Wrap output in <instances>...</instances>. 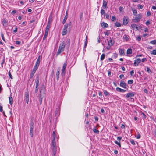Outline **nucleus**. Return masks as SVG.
Masks as SVG:
<instances>
[{"label":"nucleus","instance_id":"a18cd8bd","mask_svg":"<svg viewBox=\"0 0 156 156\" xmlns=\"http://www.w3.org/2000/svg\"><path fill=\"white\" fill-rule=\"evenodd\" d=\"M116 20V18L115 16H112V18L111 20L113 22Z\"/></svg>","mask_w":156,"mask_h":156},{"label":"nucleus","instance_id":"680f3d73","mask_svg":"<svg viewBox=\"0 0 156 156\" xmlns=\"http://www.w3.org/2000/svg\"><path fill=\"white\" fill-rule=\"evenodd\" d=\"M134 72L133 70H132L130 72V74L132 76L133 75Z\"/></svg>","mask_w":156,"mask_h":156},{"label":"nucleus","instance_id":"49530a36","mask_svg":"<svg viewBox=\"0 0 156 156\" xmlns=\"http://www.w3.org/2000/svg\"><path fill=\"white\" fill-rule=\"evenodd\" d=\"M104 33L105 35H107V36L109 35L110 34V33L108 31L105 32Z\"/></svg>","mask_w":156,"mask_h":156},{"label":"nucleus","instance_id":"79ce46f5","mask_svg":"<svg viewBox=\"0 0 156 156\" xmlns=\"http://www.w3.org/2000/svg\"><path fill=\"white\" fill-rule=\"evenodd\" d=\"M147 71L148 72V73H151L152 72L151 69L148 67H147Z\"/></svg>","mask_w":156,"mask_h":156},{"label":"nucleus","instance_id":"3c124183","mask_svg":"<svg viewBox=\"0 0 156 156\" xmlns=\"http://www.w3.org/2000/svg\"><path fill=\"white\" fill-rule=\"evenodd\" d=\"M138 7L139 9H141L143 8V6L141 5H138Z\"/></svg>","mask_w":156,"mask_h":156},{"label":"nucleus","instance_id":"052dcab7","mask_svg":"<svg viewBox=\"0 0 156 156\" xmlns=\"http://www.w3.org/2000/svg\"><path fill=\"white\" fill-rule=\"evenodd\" d=\"M17 28L16 27L15 28V29L14 30H13V32L14 33H16L17 32Z\"/></svg>","mask_w":156,"mask_h":156},{"label":"nucleus","instance_id":"ea45409f","mask_svg":"<svg viewBox=\"0 0 156 156\" xmlns=\"http://www.w3.org/2000/svg\"><path fill=\"white\" fill-rule=\"evenodd\" d=\"M40 62H39L36 61L35 65L34 66L37 67H38V66L40 64Z\"/></svg>","mask_w":156,"mask_h":156},{"label":"nucleus","instance_id":"c756f323","mask_svg":"<svg viewBox=\"0 0 156 156\" xmlns=\"http://www.w3.org/2000/svg\"><path fill=\"white\" fill-rule=\"evenodd\" d=\"M42 98L41 97V94H40L39 97V101L40 102V104L41 105L42 104Z\"/></svg>","mask_w":156,"mask_h":156},{"label":"nucleus","instance_id":"cd10ccee","mask_svg":"<svg viewBox=\"0 0 156 156\" xmlns=\"http://www.w3.org/2000/svg\"><path fill=\"white\" fill-rule=\"evenodd\" d=\"M132 50L131 48L128 49L127 50V53L128 54H130L132 53Z\"/></svg>","mask_w":156,"mask_h":156},{"label":"nucleus","instance_id":"774afa93","mask_svg":"<svg viewBox=\"0 0 156 156\" xmlns=\"http://www.w3.org/2000/svg\"><path fill=\"white\" fill-rule=\"evenodd\" d=\"M16 12V11L15 10H13L12 11L11 13L14 14Z\"/></svg>","mask_w":156,"mask_h":156},{"label":"nucleus","instance_id":"69168bd1","mask_svg":"<svg viewBox=\"0 0 156 156\" xmlns=\"http://www.w3.org/2000/svg\"><path fill=\"white\" fill-rule=\"evenodd\" d=\"M124 77V75L123 74L120 75L119 76V77L120 79H122Z\"/></svg>","mask_w":156,"mask_h":156},{"label":"nucleus","instance_id":"c9c22d12","mask_svg":"<svg viewBox=\"0 0 156 156\" xmlns=\"http://www.w3.org/2000/svg\"><path fill=\"white\" fill-rule=\"evenodd\" d=\"M86 38H87V37H86V41L84 42V48H83L84 49L86 48L87 46V40Z\"/></svg>","mask_w":156,"mask_h":156},{"label":"nucleus","instance_id":"5fc2aeb1","mask_svg":"<svg viewBox=\"0 0 156 156\" xmlns=\"http://www.w3.org/2000/svg\"><path fill=\"white\" fill-rule=\"evenodd\" d=\"M151 15V12L150 11H148L147 13V16H149Z\"/></svg>","mask_w":156,"mask_h":156},{"label":"nucleus","instance_id":"ddd939ff","mask_svg":"<svg viewBox=\"0 0 156 156\" xmlns=\"http://www.w3.org/2000/svg\"><path fill=\"white\" fill-rule=\"evenodd\" d=\"M107 2L106 1L104 0H103L102 6L104 9H105L107 8Z\"/></svg>","mask_w":156,"mask_h":156},{"label":"nucleus","instance_id":"423d86ee","mask_svg":"<svg viewBox=\"0 0 156 156\" xmlns=\"http://www.w3.org/2000/svg\"><path fill=\"white\" fill-rule=\"evenodd\" d=\"M120 86L124 88H126V84L124 81H121L120 84Z\"/></svg>","mask_w":156,"mask_h":156},{"label":"nucleus","instance_id":"338daca9","mask_svg":"<svg viewBox=\"0 0 156 156\" xmlns=\"http://www.w3.org/2000/svg\"><path fill=\"white\" fill-rule=\"evenodd\" d=\"M121 128L122 129H124L125 128V126L124 124H122L121 126Z\"/></svg>","mask_w":156,"mask_h":156},{"label":"nucleus","instance_id":"412c9836","mask_svg":"<svg viewBox=\"0 0 156 156\" xmlns=\"http://www.w3.org/2000/svg\"><path fill=\"white\" fill-rule=\"evenodd\" d=\"M119 52L121 55H125V53L124 50L121 49L119 51Z\"/></svg>","mask_w":156,"mask_h":156},{"label":"nucleus","instance_id":"8fccbe9b","mask_svg":"<svg viewBox=\"0 0 156 156\" xmlns=\"http://www.w3.org/2000/svg\"><path fill=\"white\" fill-rule=\"evenodd\" d=\"M136 138L137 139H140L141 137V135L140 133H138L136 136Z\"/></svg>","mask_w":156,"mask_h":156},{"label":"nucleus","instance_id":"c85d7f7f","mask_svg":"<svg viewBox=\"0 0 156 156\" xmlns=\"http://www.w3.org/2000/svg\"><path fill=\"white\" fill-rule=\"evenodd\" d=\"M55 138H53L52 142V145H56L55 142Z\"/></svg>","mask_w":156,"mask_h":156},{"label":"nucleus","instance_id":"f257e3e1","mask_svg":"<svg viewBox=\"0 0 156 156\" xmlns=\"http://www.w3.org/2000/svg\"><path fill=\"white\" fill-rule=\"evenodd\" d=\"M34 123L33 122V120L31 121L30 122V132L31 136L32 137H33V129H34Z\"/></svg>","mask_w":156,"mask_h":156},{"label":"nucleus","instance_id":"58836bf2","mask_svg":"<svg viewBox=\"0 0 156 156\" xmlns=\"http://www.w3.org/2000/svg\"><path fill=\"white\" fill-rule=\"evenodd\" d=\"M115 143L117 145H118L119 147H121V144H120V142H118V141H115Z\"/></svg>","mask_w":156,"mask_h":156},{"label":"nucleus","instance_id":"2eb2a0df","mask_svg":"<svg viewBox=\"0 0 156 156\" xmlns=\"http://www.w3.org/2000/svg\"><path fill=\"white\" fill-rule=\"evenodd\" d=\"M68 17V14L67 12L66 13V15L64 18V19H63V20L62 21V23L63 24H64L66 22L67 19V18Z\"/></svg>","mask_w":156,"mask_h":156},{"label":"nucleus","instance_id":"a19ab883","mask_svg":"<svg viewBox=\"0 0 156 156\" xmlns=\"http://www.w3.org/2000/svg\"><path fill=\"white\" fill-rule=\"evenodd\" d=\"M8 74H9V77L11 79H13L12 76L11 75V74L10 72V71H9V72Z\"/></svg>","mask_w":156,"mask_h":156},{"label":"nucleus","instance_id":"473e14b6","mask_svg":"<svg viewBox=\"0 0 156 156\" xmlns=\"http://www.w3.org/2000/svg\"><path fill=\"white\" fill-rule=\"evenodd\" d=\"M104 93L105 96L109 95V94L108 93L106 90H104Z\"/></svg>","mask_w":156,"mask_h":156},{"label":"nucleus","instance_id":"5701e85b","mask_svg":"<svg viewBox=\"0 0 156 156\" xmlns=\"http://www.w3.org/2000/svg\"><path fill=\"white\" fill-rule=\"evenodd\" d=\"M105 53L102 54L101 55L100 58V60L101 61L103 60L105 58Z\"/></svg>","mask_w":156,"mask_h":156},{"label":"nucleus","instance_id":"9d476101","mask_svg":"<svg viewBox=\"0 0 156 156\" xmlns=\"http://www.w3.org/2000/svg\"><path fill=\"white\" fill-rule=\"evenodd\" d=\"M128 18L126 17H125L123 19V24L124 25H127L128 23Z\"/></svg>","mask_w":156,"mask_h":156},{"label":"nucleus","instance_id":"c03bdc74","mask_svg":"<svg viewBox=\"0 0 156 156\" xmlns=\"http://www.w3.org/2000/svg\"><path fill=\"white\" fill-rule=\"evenodd\" d=\"M130 142L131 143V144L133 145H135V143L134 142V141L133 140L131 139L130 140Z\"/></svg>","mask_w":156,"mask_h":156},{"label":"nucleus","instance_id":"4be33fe9","mask_svg":"<svg viewBox=\"0 0 156 156\" xmlns=\"http://www.w3.org/2000/svg\"><path fill=\"white\" fill-rule=\"evenodd\" d=\"M108 44L110 47L112 46L113 44V43L112 42V41L111 38L110 40L108 41Z\"/></svg>","mask_w":156,"mask_h":156},{"label":"nucleus","instance_id":"bb28decb","mask_svg":"<svg viewBox=\"0 0 156 156\" xmlns=\"http://www.w3.org/2000/svg\"><path fill=\"white\" fill-rule=\"evenodd\" d=\"M132 11L133 12L134 15L135 16H137V11L136 10L132 9Z\"/></svg>","mask_w":156,"mask_h":156},{"label":"nucleus","instance_id":"f704fd0d","mask_svg":"<svg viewBox=\"0 0 156 156\" xmlns=\"http://www.w3.org/2000/svg\"><path fill=\"white\" fill-rule=\"evenodd\" d=\"M35 73H34V72H33L32 71V72L30 74V79H31L32 78V77H33V76H34V75Z\"/></svg>","mask_w":156,"mask_h":156},{"label":"nucleus","instance_id":"f3484780","mask_svg":"<svg viewBox=\"0 0 156 156\" xmlns=\"http://www.w3.org/2000/svg\"><path fill=\"white\" fill-rule=\"evenodd\" d=\"M65 46V43L64 42H63L60 45L59 47L60 48L64 49Z\"/></svg>","mask_w":156,"mask_h":156},{"label":"nucleus","instance_id":"20e7f679","mask_svg":"<svg viewBox=\"0 0 156 156\" xmlns=\"http://www.w3.org/2000/svg\"><path fill=\"white\" fill-rule=\"evenodd\" d=\"M67 66V63L66 62L65 63H64L63 64L62 69V72L61 73V75L62 76H63L65 74L66 72V69Z\"/></svg>","mask_w":156,"mask_h":156},{"label":"nucleus","instance_id":"39448f33","mask_svg":"<svg viewBox=\"0 0 156 156\" xmlns=\"http://www.w3.org/2000/svg\"><path fill=\"white\" fill-rule=\"evenodd\" d=\"M51 148L53 154V156H55L56 153L57 151L56 145H52Z\"/></svg>","mask_w":156,"mask_h":156},{"label":"nucleus","instance_id":"dca6fc26","mask_svg":"<svg viewBox=\"0 0 156 156\" xmlns=\"http://www.w3.org/2000/svg\"><path fill=\"white\" fill-rule=\"evenodd\" d=\"M50 25H51V23H50V21H49L48 22V24L47 25V27H46L45 30H47V31H48L50 27Z\"/></svg>","mask_w":156,"mask_h":156},{"label":"nucleus","instance_id":"0e129e2a","mask_svg":"<svg viewBox=\"0 0 156 156\" xmlns=\"http://www.w3.org/2000/svg\"><path fill=\"white\" fill-rule=\"evenodd\" d=\"M144 91L145 93L147 94L148 93V90L147 89H144Z\"/></svg>","mask_w":156,"mask_h":156},{"label":"nucleus","instance_id":"0eeeda50","mask_svg":"<svg viewBox=\"0 0 156 156\" xmlns=\"http://www.w3.org/2000/svg\"><path fill=\"white\" fill-rule=\"evenodd\" d=\"M141 62V59L140 58H138L135 60L134 62V65L136 66L138 65L139 63H140Z\"/></svg>","mask_w":156,"mask_h":156},{"label":"nucleus","instance_id":"b1692460","mask_svg":"<svg viewBox=\"0 0 156 156\" xmlns=\"http://www.w3.org/2000/svg\"><path fill=\"white\" fill-rule=\"evenodd\" d=\"M7 22V21L6 20H5V19L3 20L2 21V24H3V26L5 27L6 26Z\"/></svg>","mask_w":156,"mask_h":156},{"label":"nucleus","instance_id":"f03ea898","mask_svg":"<svg viewBox=\"0 0 156 156\" xmlns=\"http://www.w3.org/2000/svg\"><path fill=\"white\" fill-rule=\"evenodd\" d=\"M27 92L25 93L24 94V100L26 102L27 104L28 103V102L29 101V92H28V90L27 89H26Z\"/></svg>","mask_w":156,"mask_h":156},{"label":"nucleus","instance_id":"6ab92c4d","mask_svg":"<svg viewBox=\"0 0 156 156\" xmlns=\"http://www.w3.org/2000/svg\"><path fill=\"white\" fill-rule=\"evenodd\" d=\"M9 103L11 105L13 104V98L11 96L9 98Z\"/></svg>","mask_w":156,"mask_h":156},{"label":"nucleus","instance_id":"a878e982","mask_svg":"<svg viewBox=\"0 0 156 156\" xmlns=\"http://www.w3.org/2000/svg\"><path fill=\"white\" fill-rule=\"evenodd\" d=\"M48 31H47V30L45 31V34H44V37L43 38V40H44L46 39V38L47 37V35H48Z\"/></svg>","mask_w":156,"mask_h":156},{"label":"nucleus","instance_id":"7ed1b4c3","mask_svg":"<svg viewBox=\"0 0 156 156\" xmlns=\"http://www.w3.org/2000/svg\"><path fill=\"white\" fill-rule=\"evenodd\" d=\"M68 27V25L66 24L64 25L62 31V35L63 36H64L66 34Z\"/></svg>","mask_w":156,"mask_h":156},{"label":"nucleus","instance_id":"de8ad7c7","mask_svg":"<svg viewBox=\"0 0 156 156\" xmlns=\"http://www.w3.org/2000/svg\"><path fill=\"white\" fill-rule=\"evenodd\" d=\"M53 138H55L56 137V134L55 131H53Z\"/></svg>","mask_w":156,"mask_h":156},{"label":"nucleus","instance_id":"bf43d9fd","mask_svg":"<svg viewBox=\"0 0 156 156\" xmlns=\"http://www.w3.org/2000/svg\"><path fill=\"white\" fill-rule=\"evenodd\" d=\"M98 94L99 96H102V93L101 92L99 91L98 93Z\"/></svg>","mask_w":156,"mask_h":156},{"label":"nucleus","instance_id":"6e6d98bb","mask_svg":"<svg viewBox=\"0 0 156 156\" xmlns=\"http://www.w3.org/2000/svg\"><path fill=\"white\" fill-rule=\"evenodd\" d=\"M137 39L138 41H140L141 39V37L140 36H139L137 37Z\"/></svg>","mask_w":156,"mask_h":156},{"label":"nucleus","instance_id":"e433bc0d","mask_svg":"<svg viewBox=\"0 0 156 156\" xmlns=\"http://www.w3.org/2000/svg\"><path fill=\"white\" fill-rule=\"evenodd\" d=\"M150 43L153 44H156V41L155 40L151 41Z\"/></svg>","mask_w":156,"mask_h":156},{"label":"nucleus","instance_id":"4468645a","mask_svg":"<svg viewBox=\"0 0 156 156\" xmlns=\"http://www.w3.org/2000/svg\"><path fill=\"white\" fill-rule=\"evenodd\" d=\"M116 90L117 91L120 92H124L126 91L125 90L121 89L119 87H117L116 88Z\"/></svg>","mask_w":156,"mask_h":156},{"label":"nucleus","instance_id":"1a4fd4ad","mask_svg":"<svg viewBox=\"0 0 156 156\" xmlns=\"http://www.w3.org/2000/svg\"><path fill=\"white\" fill-rule=\"evenodd\" d=\"M134 95V93L133 92H131L128 93L126 96V97L127 98L131 97H133Z\"/></svg>","mask_w":156,"mask_h":156},{"label":"nucleus","instance_id":"a211bd4d","mask_svg":"<svg viewBox=\"0 0 156 156\" xmlns=\"http://www.w3.org/2000/svg\"><path fill=\"white\" fill-rule=\"evenodd\" d=\"M60 70V69H58L57 72L56 73V77H57V81H58L59 79V71Z\"/></svg>","mask_w":156,"mask_h":156},{"label":"nucleus","instance_id":"e2e57ef3","mask_svg":"<svg viewBox=\"0 0 156 156\" xmlns=\"http://www.w3.org/2000/svg\"><path fill=\"white\" fill-rule=\"evenodd\" d=\"M59 112L57 110L55 111V115L56 116L58 115V113Z\"/></svg>","mask_w":156,"mask_h":156},{"label":"nucleus","instance_id":"864d4df0","mask_svg":"<svg viewBox=\"0 0 156 156\" xmlns=\"http://www.w3.org/2000/svg\"><path fill=\"white\" fill-rule=\"evenodd\" d=\"M150 22L149 20H147L146 21V24L148 26L150 24Z\"/></svg>","mask_w":156,"mask_h":156},{"label":"nucleus","instance_id":"6e6552de","mask_svg":"<svg viewBox=\"0 0 156 156\" xmlns=\"http://www.w3.org/2000/svg\"><path fill=\"white\" fill-rule=\"evenodd\" d=\"M141 18V16L139 15L138 17H136L135 18V19L133 20V22L134 23H137L140 21Z\"/></svg>","mask_w":156,"mask_h":156},{"label":"nucleus","instance_id":"603ef678","mask_svg":"<svg viewBox=\"0 0 156 156\" xmlns=\"http://www.w3.org/2000/svg\"><path fill=\"white\" fill-rule=\"evenodd\" d=\"M37 62H40V55L38 57L37 59Z\"/></svg>","mask_w":156,"mask_h":156},{"label":"nucleus","instance_id":"393cba45","mask_svg":"<svg viewBox=\"0 0 156 156\" xmlns=\"http://www.w3.org/2000/svg\"><path fill=\"white\" fill-rule=\"evenodd\" d=\"M96 128H97V127H96V126L95 128H94L93 131L96 134H99V130H98L96 129Z\"/></svg>","mask_w":156,"mask_h":156},{"label":"nucleus","instance_id":"f8f14e48","mask_svg":"<svg viewBox=\"0 0 156 156\" xmlns=\"http://www.w3.org/2000/svg\"><path fill=\"white\" fill-rule=\"evenodd\" d=\"M64 49L59 47V49L57 52L56 55L57 56L58 55L60 54L63 51Z\"/></svg>","mask_w":156,"mask_h":156},{"label":"nucleus","instance_id":"09e8293b","mask_svg":"<svg viewBox=\"0 0 156 156\" xmlns=\"http://www.w3.org/2000/svg\"><path fill=\"white\" fill-rule=\"evenodd\" d=\"M5 61V57L4 56L3 57V58L2 61V62L1 63V65H2V66H3L2 65H3V64L4 63Z\"/></svg>","mask_w":156,"mask_h":156},{"label":"nucleus","instance_id":"13d9d810","mask_svg":"<svg viewBox=\"0 0 156 156\" xmlns=\"http://www.w3.org/2000/svg\"><path fill=\"white\" fill-rule=\"evenodd\" d=\"M21 42L20 41H16V44L17 45H19L20 44Z\"/></svg>","mask_w":156,"mask_h":156},{"label":"nucleus","instance_id":"4c0bfd02","mask_svg":"<svg viewBox=\"0 0 156 156\" xmlns=\"http://www.w3.org/2000/svg\"><path fill=\"white\" fill-rule=\"evenodd\" d=\"M151 54L155 55H156V50H154L151 51Z\"/></svg>","mask_w":156,"mask_h":156},{"label":"nucleus","instance_id":"37998d69","mask_svg":"<svg viewBox=\"0 0 156 156\" xmlns=\"http://www.w3.org/2000/svg\"><path fill=\"white\" fill-rule=\"evenodd\" d=\"M119 9L120 11L122 12V11H123V10H124V8L120 6L119 8Z\"/></svg>","mask_w":156,"mask_h":156},{"label":"nucleus","instance_id":"7c9ffc66","mask_svg":"<svg viewBox=\"0 0 156 156\" xmlns=\"http://www.w3.org/2000/svg\"><path fill=\"white\" fill-rule=\"evenodd\" d=\"M101 13L102 15H105V11L103 9H101Z\"/></svg>","mask_w":156,"mask_h":156},{"label":"nucleus","instance_id":"4d7b16f0","mask_svg":"<svg viewBox=\"0 0 156 156\" xmlns=\"http://www.w3.org/2000/svg\"><path fill=\"white\" fill-rule=\"evenodd\" d=\"M122 137H120V136H118L117 137V140L119 141H120V140H121V139H122Z\"/></svg>","mask_w":156,"mask_h":156},{"label":"nucleus","instance_id":"2f4dec72","mask_svg":"<svg viewBox=\"0 0 156 156\" xmlns=\"http://www.w3.org/2000/svg\"><path fill=\"white\" fill-rule=\"evenodd\" d=\"M115 26L117 27H120L121 26V24L119 23L116 22L115 23Z\"/></svg>","mask_w":156,"mask_h":156},{"label":"nucleus","instance_id":"72a5a7b5","mask_svg":"<svg viewBox=\"0 0 156 156\" xmlns=\"http://www.w3.org/2000/svg\"><path fill=\"white\" fill-rule=\"evenodd\" d=\"M133 80H130L128 81V83L129 84H131L133 83Z\"/></svg>","mask_w":156,"mask_h":156},{"label":"nucleus","instance_id":"9b49d317","mask_svg":"<svg viewBox=\"0 0 156 156\" xmlns=\"http://www.w3.org/2000/svg\"><path fill=\"white\" fill-rule=\"evenodd\" d=\"M101 26L104 28H107L108 26V24L105 22H102L101 24Z\"/></svg>","mask_w":156,"mask_h":156},{"label":"nucleus","instance_id":"aec40b11","mask_svg":"<svg viewBox=\"0 0 156 156\" xmlns=\"http://www.w3.org/2000/svg\"><path fill=\"white\" fill-rule=\"evenodd\" d=\"M131 27L133 29H136L137 30H138V27L137 25L135 24H131Z\"/></svg>","mask_w":156,"mask_h":156}]
</instances>
